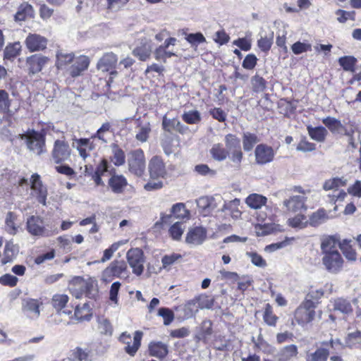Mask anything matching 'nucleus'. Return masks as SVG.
<instances>
[{
  "label": "nucleus",
  "mask_w": 361,
  "mask_h": 361,
  "mask_svg": "<svg viewBox=\"0 0 361 361\" xmlns=\"http://www.w3.org/2000/svg\"><path fill=\"white\" fill-rule=\"evenodd\" d=\"M288 226L294 228H305L308 224L306 216L303 214H297L287 221Z\"/></svg>",
  "instance_id": "864d4df0"
},
{
  "label": "nucleus",
  "mask_w": 361,
  "mask_h": 361,
  "mask_svg": "<svg viewBox=\"0 0 361 361\" xmlns=\"http://www.w3.org/2000/svg\"><path fill=\"white\" fill-rule=\"evenodd\" d=\"M71 149L65 140H56L54 142L51 152L52 158L55 163L59 164L69 159Z\"/></svg>",
  "instance_id": "9b49d317"
},
{
  "label": "nucleus",
  "mask_w": 361,
  "mask_h": 361,
  "mask_svg": "<svg viewBox=\"0 0 361 361\" xmlns=\"http://www.w3.org/2000/svg\"><path fill=\"white\" fill-rule=\"evenodd\" d=\"M21 45L20 42L8 44L4 51V60L13 61L17 56L20 54Z\"/></svg>",
  "instance_id": "79ce46f5"
},
{
  "label": "nucleus",
  "mask_w": 361,
  "mask_h": 361,
  "mask_svg": "<svg viewBox=\"0 0 361 361\" xmlns=\"http://www.w3.org/2000/svg\"><path fill=\"white\" fill-rule=\"evenodd\" d=\"M357 62V59L353 56H345L338 59V63L343 70L351 73L355 71V67Z\"/></svg>",
  "instance_id": "c03bdc74"
},
{
  "label": "nucleus",
  "mask_w": 361,
  "mask_h": 361,
  "mask_svg": "<svg viewBox=\"0 0 361 361\" xmlns=\"http://www.w3.org/2000/svg\"><path fill=\"white\" fill-rule=\"evenodd\" d=\"M315 305L311 300L303 302L295 312V319L300 325L311 322L315 317Z\"/></svg>",
  "instance_id": "39448f33"
},
{
  "label": "nucleus",
  "mask_w": 361,
  "mask_h": 361,
  "mask_svg": "<svg viewBox=\"0 0 361 361\" xmlns=\"http://www.w3.org/2000/svg\"><path fill=\"white\" fill-rule=\"evenodd\" d=\"M225 145L227 151L233 150L234 149H238L240 147V139L235 135L228 134L224 138Z\"/></svg>",
  "instance_id": "052dcab7"
},
{
  "label": "nucleus",
  "mask_w": 361,
  "mask_h": 361,
  "mask_svg": "<svg viewBox=\"0 0 361 361\" xmlns=\"http://www.w3.org/2000/svg\"><path fill=\"white\" fill-rule=\"evenodd\" d=\"M199 305L198 302L197 301L196 298L187 301L184 306L182 308V311L183 312V318L184 319H188L194 317L199 311Z\"/></svg>",
  "instance_id": "473e14b6"
},
{
  "label": "nucleus",
  "mask_w": 361,
  "mask_h": 361,
  "mask_svg": "<svg viewBox=\"0 0 361 361\" xmlns=\"http://www.w3.org/2000/svg\"><path fill=\"white\" fill-rule=\"evenodd\" d=\"M149 171L152 178H164L166 171L162 159L158 157H152L149 163Z\"/></svg>",
  "instance_id": "a211bd4d"
},
{
  "label": "nucleus",
  "mask_w": 361,
  "mask_h": 361,
  "mask_svg": "<svg viewBox=\"0 0 361 361\" xmlns=\"http://www.w3.org/2000/svg\"><path fill=\"white\" fill-rule=\"evenodd\" d=\"M246 255L250 259L251 262L256 267L259 268H265L267 263L263 257L255 252H249Z\"/></svg>",
  "instance_id": "338daca9"
},
{
  "label": "nucleus",
  "mask_w": 361,
  "mask_h": 361,
  "mask_svg": "<svg viewBox=\"0 0 361 361\" xmlns=\"http://www.w3.org/2000/svg\"><path fill=\"white\" fill-rule=\"evenodd\" d=\"M89 65V58L81 55L73 59V64L68 69V73L73 78L80 76L82 72L87 69Z\"/></svg>",
  "instance_id": "dca6fc26"
},
{
  "label": "nucleus",
  "mask_w": 361,
  "mask_h": 361,
  "mask_svg": "<svg viewBox=\"0 0 361 361\" xmlns=\"http://www.w3.org/2000/svg\"><path fill=\"white\" fill-rule=\"evenodd\" d=\"M107 172V161L103 159L97 166L96 171L92 174V178L97 185H103V181L101 176H104Z\"/></svg>",
  "instance_id": "3c124183"
},
{
  "label": "nucleus",
  "mask_w": 361,
  "mask_h": 361,
  "mask_svg": "<svg viewBox=\"0 0 361 361\" xmlns=\"http://www.w3.org/2000/svg\"><path fill=\"white\" fill-rule=\"evenodd\" d=\"M356 344H361V331L349 333L345 339V346L353 348Z\"/></svg>",
  "instance_id": "680f3d73"
},
{
  "label": "nucleus",
  "mask_w": 361,
  "mask_h": 361,
  "mask_svg": "<svg viewBox=\"0 0 361 361\" xmlns=\"http://www.w3.org/2000/svg\"><path fill=\"white\" fill-rule=\"evenodd\" d=\"M213 159L217 161H223L226 159L228 152L221 143L214 144L209 150Z\"/></svg>",
  "instance_id": "e433bc0d"
},
{
  "label": "nucleus",
  "mask_w": 361,
  "mask_h": 361,
  "mask_svg": "<svg viewBox=\"0 0 361 361\" xmlns=\"http://www.w3.org/2000/svg\"><path fill=\"white\" fill-rule=\"evenodd\" d=\"M30 184L31 188L30 195L36 198L39 203L43 205H46L47 189L43 185L39 175L37 173L32 174L30 180Z\"/></svg>",
  "instance_id": "1a4fd4ad"
},
{
  "label": "nucleus",
  "mask_w": 361,
  "mask_h": 361,
  "mask_svg": "<svg viewBox=\"0 0 361 361\" xmlns=\"http://www.w3.org/2000/svg\"><path fill=\"white\" fill-rule=\"evenodd\" d=\"M334 310L339 311L343 314H349L352 312L353 307L348 300L343 298H338L334 301Z\"/></svg>",
  "instance_id": "8fccbe9b"
},
{
  "label": "nucleus",
  "mask_w": 361,
  "mask_h": 361,
  "mask_svg": "<svg viewBox=\"0 0 361 361\" xmlns=\"http://www.w3.org/2000/svg\"><path fill=\"white\" fill-rule=\"evenodd\" d=\"M245 204L252 209H259L267 204V198L262 195L252 193L245 198Z\"/></svg>",
  "instance_id": "a878e982"
},
{
  "label": "nucleus",
  "mask_w": 361,
  "mask_h": 361,
  "mask_svg": "<svg viewBox=\"0 0 361 361\" xmlns=\"http://www.w3.org/2000/svg\"><path fill=\"white\" fill-rule=\"evenodd\" d=\"M149 354L159 359L164 358L168 354V347L161 342L151 343L149 345Z\"/></svg>",
  "instance_id": "72a5a7b5"
},
{
  "label": "nucleus",
  "mask_w": 361,
  "mask_h": 361,
  "mask_svg": "<svg viewBox=\"0 0 361 361\" xmlns=\"http://www.w3.org/2000/svg\"><path fill=\"white\" fill-rule=\"evenodd\" d=\"M230 161L233 163V166L240 168L241 162L243 159V153L241 148L234 149L233 150L228 151Z\"/></svg>",
  "instance_id": "bf43d9fd"
},
{
  "label": "nucleus",
  "mask_w": 361,
  "mask_h": 361,
  "mask_svg": "<svg viewBox=\"0 0 361 361\" xmlns=\"http://www.w3.org/2000/svg\"><path fill=\"white\" fill-rule=\"evenodd\" d=\"M329 351L324 348H318L314 351H307L305 355L306 361H327Z\"/></svg>",
  "instance_id": "c85d7f7f"
},
{
  "label": "nucleus",
  "mask_w": 361,
  "mask_h": 361,
  "mask_svg": "<svg viewBox=\"0 0 361 361\" xmlns=\"http://www.w3.org/2000/svg\"><path fill=\"white\" fill-rule=\"evenodd\" d=\"M56 56V66L59 69L66 68L74 59V54L73 53H68L63 51H57Z\"/></svg>",
  "instance_id": "58836bf2"
},
{
  "label": "nucleus",
  "mask_w": 361,
  "mask_h": 361,
  "mask_svg": "<svg viewBox=\"0 0 361 361\" xmlns=\"http://www.w3.org/2000/svg\"><path fill=\"white\" fill-rule=\"evenodd\" d=\"M291 50L295 55H299L302 53L310 51L312 50V45L306 42L298 41L291 46Z\"/></svg>",
  "instance_id": "0e129e2a"
},
{
  "label": "nucleus",
  "mask_w": 361,
  "mask_h": 361,
  "mask_svg": "<svg viewBox=\"0 0 361 361\" xmlns=\"http://www.w3.org/2000/svg\"><path fill=\"white\" fill-rule=\"evenodd\" d=\"M72 295L76 298H81L83 295L89 298H94L98 293L97 281L91 277L87 279L77 276L74 278L69 285Z\"/></svg>",
  "instance_id": "f257e3e1"
},
{
  "label": "nucleus",
  "mask_w": 361,
  "mask_h": 361,
  "mask_svg": "<svg viewBox=\"0 0 361 361\" xmlns=\"http://www.w3.org/2000/svg\"><path fill=\"white\" fill-rule=\"evenodd\" d=\"M255 161L257 164L264 165L274 160V149L264 144L258 145L255 150Z\"/></svg>",
  "instance_id": "ddd939ff"
},
{
  "label": "nucleus",
  "mask_w": 361,
  "mask_h": 361,
  "mask_svg": "<svg viewBox=\"0 0 361 361\" xmlns=\"http://www.w3.org/2000/svg\"><path fill=\"white\" fill-rule=\"evenodd\" d=\"M212 334V323L210 320H204L195 334V339L198 341H204Z\"/></svg>",
  "instance_id": "f704fd0d"
},
{
  "label": "nucleus",
  "mask_w": 361,
  "mask_h": 361,
  "mask_svg": "<svg viewBox=\"0 0 361 361\" xmlns=\"http://www.w3.org/2000/svg\"><path fill=\"white\" fill-rule=\"evenodd\" d=\"M73 147L78 151L80 156L85 159L90 157V152L94 149L95 145L90 139L80 138L74 140Z\"/></svg>",
  "instance_id": "f3484780"
},
{
  "label": "nucleus",
  "mask_w": 361,
  "mask_h": 361,
  "mask_svg": "<svg viewBox=\"0 0 361 361\" xmlns=\"http://www.w3.org/2000/svg\"><path fill=\"white\" fill-rule=\"evenodd\" d=\"M21 138L25 141L27 148L34 154L39 155L44 152L45 139L42 133L32 131L23 135Z\"/></svg>",
  "instance_id": "0eeeda50"
},
{
  "label": "nucleus",
  "mask_w": 361,
  "mask_h": 361,
  "mask_svg": "<svg viewBox=\"0 0 361 361\" xmlns=\"http://www.w3.org/2000/svg\"><path fill=\"white\" fill-rule=\"evenodd\" d=\"M25 43L29 51L34 52L44 49L47 45V39L38 34H29Z\"/></svg>",
  "instance_id": "2eb2a0df"
},
{
  "label": "nucleus",
  "mask_w": 361,
  "mask_h": 361,
  "mask_svg": "<svg viewBox=\"0 0 361 361\" xmlns=\"http://www.w3.org/2000/svg\"><path fill=\"white\" fill-rule=\"evenodd\" d=\"M39 306L40 302L37 300H27L23 305V313L31 319H37L40 314Z\"/></svg>",
  "instance_id": "412c9836"
},
{
  "label": "nucleus",
  "mask_w": 361,
  "mask_h": 361,
  "mask_svg": "<svg viewBox=\"0 0 361 361\" xmlns=\"http://www.w3.org/2000/svg\"><path fill=\"white\" fill-rule=\"evenodd\" d=\"M329 219V216L324 209H318L313 212L309 217L308 222L310 226L317 227Z\"/></svg>",
  "instance_id": "4c0bfd02"
},
{
  "label": "nucleus",
  "mask_w": 361,
  "mask_h": 361,
  "mask_svg": "<svg viewBox=\"0 0 361 361\" xmlns=\"http://www.w3.org/2000/svg\"><path fill=\"white\" fill-rule=\"evenodd\" d=\"M196 202L204 216L209 215L217 207L214 197L203 196L197 199Z\"/></svg>",
  "instance_id": "4be33fe9"
},
{
  "label": "nucleus",
  "mask_w": 361,
  "mask_h": 361,
  "mask_svg": "<svg viewBox=\"0 0 361 361\" xmlns=\"http://www.w3.org/2000/svg\"><path fill=\"white\" fill-rule=\"evenodd\" d=\"M322 123L332 133L345 135L348 137L349 143L354 145V139L353 137L354 131L353 130L346 129L339 120L334 117L328 116L322 119Z\"/></svg>",
  "instance_id": "6e6552de"
},
{
  "label": "nucleus",
  "mask_w": 361,
  "mask_h": 361,
  "mask_svg": "<svg viewBox=\"0 0 361 361\" xmlns=\"http://www.w3.org/2000/svg\"><path fill=\"white\" fill-rule=\"evenodd\" d=\"M126 275V263L123 260H114L102 271L101 279L104 282H110L114 277L121 278Z\"/></svg>",
  "instance_id": "423d86ee"
},
{
  "label": "nucleus",
  "mask_w": 361,
  "mask_h": 361,
  "mask_svg": "<svg viewBox=\"0 0 361 361\" xmlns=\"http://www.w3.org/2000/svg\"><path fill=\"white\" fill-rule=\"evenodd\" d=\"M126 257L133 272L137 276L141 275L144 270L143 252L139 248L130 249L128 251Z\"/></svg>",
  "instance_id": "9d476101"
},
{
  "label": "nucleus",
  "mask_w": 361,
  "mask_h": 361,
  "mask_svg": "<svg viewBox=\"0 0 361 361\" xmlns=\"http://www.w3.org/2000/svg\"><path fill=\"white\" fill-rule=\"evenodd\" d=\"M111 190L116 193L122 192L127 185V180L123 176H113L109 181Z\"/></svg>",
  "instance_id": "a19ab883"
},
{
  "label": "nucleus",
  "mask_w": 361,
  "mask_h": 361,
  "mask_svg": "<svg viewBox=\"0 0 361 361\" xmlns=\"http://www.w3.org/2000/svg\"><path fill=\"white\" fill-rule=\"evenodd\" d=\"M16 219L17 216L13 212L7 213L5 219L6 230L11 235H16L18 232V227L16 226Z\"/></svg>",
  "instance_id": "09e8293b"
},
{
  "label": "nucleus",
  "mask_w": 361,
  "mask_h": 361,
  "mask_svg": "<svg viewBox=\"0 0 361 361\" xmlns=\"http://www.w3.org/2000/svg\"><path fill=\"white\" fill-rule=\"evenodd\" d=\"M240 200L235 198L233 200L225 202L221 211L226 215H229L233 219L238 220L240 219L242 212L240 210Z\"/></svg>",
  "instance_id": "6ab92c4d"
},
{
  "label": "nucleus",
  "mask_w": 361,
  "mask_h": 361,
  "mask_svg": "<svg viewBox=\"0 0 361 361\" xmlns=\"http://www.w3.org/2000/svg\"><path fill=\"white\" fill-rule=\"evenodd\" d=\"M274 32H271L269 36H261L257 40V46L259 49L264 52H268L273 44Z\"/></svg>",
  "instance_id": "4d7b16f0"
},
{
  "label": "nucleus",
  "mask_w": 361,
  "mask_h": 361,
  "mask_svg": "<svg viewBox=\"0 0 361 361\" xmlns=\"http://www.w3.org/2000/svg\"><path fill=\"white\" fill-rule=\"evenodd\" d=\"M162 126L164 130L171 132L172 130L180 131L179 127L183 128V125L178 119H168L166 116H164Z\"/></svg>",
  "instance_id": "6e6d98bb"
},
{
  "label": "nucleus",
  "mask_w": 361,
  "mask_h": 361,
  "mask_svg": "<svg viewBox=\"0 0 361 361\" xmlns=\"http://www.w3.org/2000/svg\"><path fill=\"white\" fill-rule=\"evenodd\" d=\"M259 142V139L255 133L245 132L243 135V149L246 152H250L252 149L254 145Z\"/></svg>",
  "instance_id": "37998d69"
},
{
  "label": "nucleus",
  "mask_w": 361,
  "mask_h": 361,
  "mask_svg": "<svg viewBox=\"0 0 361 361\" xmlns=\"http://www.w3.org/2000/svg\"><path fill=\"white\" fill-rule=\"evenodd\" d=\"M185 226L183 223L176 222L174 223L169 229L171 236L174 240H179L185 230Z\"/></svg>",
  "instance_id": "774afa93"
},
{
  "label": "nucleus",
  "mask_w": 361,
  "mask_h": 361,
  "mask_svg": "<svg viewBox=\"0 0 361 361\" xmlns=\"http://www.w3.org/2000/svg\"><path fill=\"white\" fill-rule=\"evenodd\" d=\"M13 100L10 99L8 93L4 90H0V112L9 115L13 114L17 111V108H14L13 111L11 107Z\"/></svg>",
  "instance_id": "cd10ccee"
},
{
  "label": "nucleus",
  "mask_w": 361,
  "mask_h": 361,
  "mask_svg": "<svg viewBox=\"0 0 361 361\" xmlns=\"http://www.w3.org/2000/svg\"><path fill=\"white\" fill-rule=\"evenodd\" d=\"M98 329L101 334L111 336L113 332V328L110 322L104 317L98 318Z\"/></svg>",
  "instance_id": "e2e57ef3"
},
{
  "label": "nucleus",
  "mask_w": 361,
  "mask_h": 361,
  "mask_svg": "<svg viewBox=\"0 0 361 361\" xmlns=\"http://www.w3.org/2000/svg\"><path fill=\"white\" fill-rule=\"evenodd\" d=\"M151 133V126L149 122H140L136 127L135 138L141 142L147 141Z\"/></svg>",
  "instance_id": "7c9ffc66"
},
{
  "label": "nucleus",
  "mask_w": 361,
  "mask_h": 361,
  "mask_svg": "<svg viewBox=\"0 0 361 361\" xmlns=\"http://www.w3.org/2000/svg\"><path fill=\"white\" fill-rule=\"evenodd\" d=\"M171 213L176 219H188L190 217V212L183 203L175 204L171 208Z\"/></svg>",
  "instance_id": "a18cd8bd"
},
{
  "label": "nucleus",
  "mask_w": 361,
  "mask_h": 361,
  "mask_svg": "<svg viewBox=\"0 0 361 361\" xmlns=\"http://www.w3.org/2000/svg\"><path fill=\"white\" fill-rule=\"evenodd\" d=\"M34 9L28 3L24 2L21 4L14 16L16 22L24 21L28 18L34 17Z\"/></svg>",
  "instance_id": "bb28decb"
},
{
  "label": "nucleus",
  "mask_w": 361,
  "mask_h": 361,
  "mask_svg": "<svg viewBox=\"0 0 361 361\" xmlns=\"http://www.w3.org/2000/svg\"><path fill=\"white\" fill-rule=\"evenodd\" d=\"M168 49L169 47H166L164 44L157 47L154 52L155 59L165 63L167 59L177 56L176 52L173 50H168Z\"/></svg>",
  "instance_id": "ea45409f"
},
{
  "label": "nucleus",
  "mask_w": 361,
  "mask_h": 361,
  "mask_svg": "<svg viewBox=\"0 0 361 361\" xmlns=\"http://www.w3.org/2000/svg\"><path fill=\"white\" fill-rule=\"evenodd\" d=\"M68 301V296L65 294H56L51 299V305L59 312V314L70 315L72 312L71 310H63Z\"/></svg>",
  "instance_id": "393cba45"
},
{
  "label": "nucleus",
  "mask_w": 361,
  "mask_h": 361,
  "mask_svg": "<svg viewBox=\"0 0 361 361\" xmlns=\"http://www.w3.org/2000/svg\"><path fill=\"white\" fill-rule=\"evenodd\" d=\"M90 311V308L87 303H84L82 307L77 305L74 313L75 319L78 321L90 320L91 317Z\"/></svg>",
  "instance_id": "49530a36"
},
{
  "label": "nucleus",
  "mask_w": 361,
  "mask_h": 361,
  "mask_svg": "<svg viewBox=\"0 0 361 361\" xmlns=\"http://www.w3.org/2000/svg\"><path fill=\"white\" fill-rule=\"evenodd\" d=\"M298 353L295 345H288L281 348L277 354V361H290L295 357Z\"/></svg>",
  "instance_id": "c756f323"
},
{
  "label": "nucleus",
  "mask_w": 361,
  "mask_h": 361,
  "mask_svg": "<svg viewBox=\"0 0 361 361\" xmlns=\"http://www.w3.org/2000/svg\"><path fill=\"white\" fill-rule=\"evenodd\" d=\"M112 161L116 166H121L125 163L126 157L124 152L116 145H112Z\"/></svg>",
  "instance_id": "13d9d810"
},
{
  "label": "nucleus",
  "mask_w": 361,
  "mask_h": 361,
  "mask_svg": "<svg viewBox=\"0 0 361 361\" xmlns=\"http://www.w3.org/2000/svg\"><path fill=\"white\" fill-rule=\"evenodd\" d=\"M47 61V56L37 54L32 55L27 59L30 72L33 74L40 72Z\"/></svg>",
  "instance_id": "5701e85b"
},
{
  "label": "nucleus",
  "mask_w": 361,
  "mask_h": 361,
  "mask_svg": "<svg viewBox=\"0 0 361 361\" xmlns=\"http://www.w3.org/2000/svg\"><path fill=\"white\" fill-rule=\"evenodd\" d=\"M117 56L114 53L105 54L99 61L97 68L103 72L112 69L117 62Z\"/></svg>",
  "instance_id": "b1692460"
},
{
  "label": "nucleus",
  "mask_w": 361,
  "mask_h": 361,
  "mask_svg": "<svg viewBox=\"0 0 361 361\" xmlns=\"http://www.w3.org/2000/svg\"><path fill=\"white\" fill-rule=\"evenodd\" d=\"M307 130L310 137L319 142H324L328 134L326 129L322 126L314 128L311 126H307Z\"/></svg>",
  "instance_id": "c9c22d12"
},
{
  "label": "nucleus",
  "mask_w": 361,
  "mask_h": 361,
  "mask_svg": "<svg viewBox=\"0 0 361 361\" xmlns=\"http://www.w3.org/2000/svg\"><path fill=\"white\" fill-rule=\"evenodd\" d=\"M26 230L32 236L49 237L54 235L56 231L49 228V224L39 216L32 215L26 220Z\"/></svg>",
  "instance_id": "7ed1b4c3"
},
{
  "label": "nucleus",
  "mask_w": 361,
  "mask_h": 361,
  "mask_svg": "<svg viewBox=\"0 0 361 361\" xmlns=\"http://www.w3.org/2000/svg\"><path fill=\"white\" fill-rule=\"evenodd\" d=\"M278 319V317L273 314L271 306L269 303H267L263 314L264 322L269 326H274L276 324Z\"/></svg>",
  "instance_id": "5fc2aeb1"
},
{
  "label": "nucleus",
  "mask_w": 361,
  "mask_h": 361,
  "mask_svg": "<svg viewBox=\"0 0 361 361\" xmlns=\"http://www.w3.org/2000/svg\"><path fill=\"white\" fill-rule=\"evenodd\" d=\"M183 120L188 124H196L201 120L200 114L197 110L185 112L182 116Z\"/></svg>",
  "instance_id": "69168bd1"
},
{
  "label": "nucleus",
  "mask_w": 361,
  "mask_h": 361,
  "mask_svg": "<svg viewBox=\"0 0 361 361\" xmlns=\"http://www.w3.org/2000/svg\"><path fill=\"white\" fill-rule=\"evenodd\" d=\"M350 240H343L339 243V247L345 258L350 261H355L357 254L355 250L349 245Z\"/></svg>",
  "instance_id": "de8ad7c7"
},
{
  "label": "nucleus",
  "mask_w": 361,
  "mask_h": 361,
  "mask_svg": "<svg viewBox=\"0 0 361 361\" xmlns=\"http://www.w3.org/2000/svg\"><path fill=\"white\" fill-rule=\"evenodd\" d=\"M111 124L109 123H104L102 126L97 130L95 134H94L91 139H98L101 140L103 143H106L108 142V134L110 132Z\"/></svg>",
  "instance_id": "603ef678"
},
{
  "label": "nucleus",
  "mask_w": 361,
  "mask_h": 361,
  "mask_svg": "<svg viewBox=\"0 0 361 361\" xmlns=\"http://www.w3.org/2000/svg\"><path fill=\"white\" fill-rule=\"evenodd\" d=\"M322 263L329 272L336 274L341 270L343 260L338 252H334L324 255Z\"/></svg>",
  "instance_id": "f8f14e48"
},
{
  "label": "nucleus",
  "mask_w": 361,
  "mask_h": 361,
  "mask_svg": "<svg viewBox=\"0 0 361 361\" xmlns=\"http://www.w3.org/2000/svg\"><path fill=\"white\" fill-rule=\"evenodd\" d=\"M293 192L298 194L290 196L283 202V205L288 212L295 213L301 211H306L307 207L306 201L308 195L310 193L309 190H305L300 186H295L293 188Z\"/></svg>",
  "instance_id": "f03ea898"
},
{
  "label": "nucleus",
  "mask_w": 361,
  "mask_h": 361,
  "mask_svg": "<svg viewBox=\"0 0 361 361\" xmlns=\"http://www.w3.org/2000/svg\"><path fill=\"white\" fill-rule=\"evenodd\" d=\"M207 238V231L203 227H195L188 232L185 242L191 246H197L203 243Z\"/></svg>",
  "instance_id": "4468645a"
},
{
  "label": "nucleus",
  "mask_w": 361,
  "mask_h": 361,
  "mask_svg": "<svg viewBox=\"0 0 361 361\" xmlns=\"http://www.w3.org/2000/svg\"><path fill=\"white\" fill-rule=\"evenodd\" d=\"M142 333L141 331H137L135 333L133 337V344L130 345L128 342V340L130 339V336L127 334L126 333H123L120 336V340L123 343H128V345L126 347V351L130 355H134L135 353L137 351L140 345V341L142 338Z\"/></svg>",
  "instance_id": "aec40b11"
},
{
  "label": "nucleus",
  "mask_w": 361,
  "mask_h": 361,
  "mask_svg": "<svg viewBox=\"0 0 361 361\" xmlns=\"http://www.w3.org/2000/svg\"><path fill=\"white\" fill-rule=\"evenodd\" d=\"M128 165L130 173L137 176H142L146 167L144 152L141 149L130 152L128 154Z\"/></svg>",
  "instance_id": "20e7f679"
},
{
  "label": "nucleus",
  "mask_w": 361,
  "mask_h": 361,
  "mask_svg": "<svg viewBox=\"0 0 361 361\" xmlns=\"http://www.w3.org/2000/svg\"><path fill=\"white\" fill-rule=\"evenodd\" d=\"M338 240L336 236L329 235L324 237L322 240L321 249L322 252L326 255L334 252H338L336 250V246L339 244Z\"/></svg>",
  "instance_id": "2f4dec72"
}]
</instances>
